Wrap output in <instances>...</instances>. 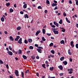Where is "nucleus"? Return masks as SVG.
I'll return each mask as SVG.
<instances>
[{
	"label": "nucleus",
	"instance_id": "obj_4",
	"mask_svg": "<svg viewBox=\"0 0 78 78\" xmlns=\"http://www.w3.org/2000/svg\"><path fill=\"white\" fill-rule=\"evenodd\" d=\"M16 38H15V40L16 41H18L19 38H20V36H17L16 37Z\"/></svg>",
	"mask_w": 78,
	"mask_h": 78
},
{
	"label": "nucleus",
	"instance_id": "obj_61",
	"mask_svg": "<svg viewBox=\"0 0 78 78\" xmlns=\"http://www.w3.org/2000/svg\"><path fill=\"white\" fill-rule=\"evenodd\" d=\"M51 27L52 28H55V27H56V26H55L54 25H52V26Z\"/></svg>",
	"mask_w": 78,
	"mask_h": 78
},
{
	"label": "nucleus",
	"instance_id": "obj_51",
	"mask_svg": "<svg viewBox=\"0 0 78 78\" xmlns=\"http://www.w3.org/2000/svg\"><path fill=\"white\" fill-rule=\"evenodd\" d=\"M48 78H55V76L51 77V76H48Z\"/></svg>",
	"mask_w": 78,
	"mask_h": 78
},
{
	"label": "nucleus",
	"instance_id": "obj_43",
	"mask_svg": "<svg viewBox=\"0 0 78 78\" xmlns=\"http://www.w3.org/2000/svg\"><path fill=\"white\" fill-rule=\"evenodd\" d=\"M9 50H12V48L11 46H9Z\"/></svg>",
	"mask_w": 78,
	"mask_h": 78
},
{
	"label": "nucleus",
	"instance_id": "obj_26",
	"mask_svg": "<svg viewBox=\"0 0 78 78\" xmlns=\"http://www.w3.org/2000/svg\"><path fill=\"white\" fill-rule=\"evenodd\" d=\"M68 54L69 55H71V53L70 52V50L69 49L68 51Z\"/></svg>",
	"mask_w": 78,
	"mask_h": 78
},
{
	"label": "nucleus",
	"instance_id": "obj_36",
	"mask_svg": "<svg viewBox=\"0 0 78 78\" xmlns=\"http://www.w3.org/2000/svg\"><path fill=\"white\" fill-rule=\"evenodd\" d=\"M59 75L60 76H63L64 75V73H61L59 74Z\"/></svg>",
	"mask_w": 78,
	"mask_h": 78
},
{
	"label": "nucleus",
	"instance_id": "obj_40",
	"mask_svg": "<svg viewBox=\"0 0 78 78\" xmlns=\"http://www.w3.org/2000/svg\"><path fill=\"white\" fill-rule=\"evenodd\" d=\"M28 42L27 41V40H24V43L25 44H28Z\"/></svg>",
	"mask_w": 78,
	"mask_h": 78
},
{
	"label": "nucleus",
	"instance_id": "obj_47",
	"mask_svg": "<svg viewBox=\"0 0 78 78\" xmlns=\"http://www.w3.org/2000/svg\"><path fill=\"white\" fill-rule=\"evenodd\" d=\"M27 55H29V54L30 53V51H27Z\"/></svg>",
	"mask_w": 78,
	"mask_h": 78
},
{
	"label": "nucleus",
	"instance_id": "obj_11",
	"mask_svg": "<svg viewBox=\"0 0 78 78\" xmlns=\"http://www.w3.org/2000/svg\"><path fill=\"white\" fill-rule=\"evenodd\" d=\"M23 57L24 59H27V57L25 55H23Z\"/></svg>",
	"mask_w": 78,
	"mask_h": 78
},
{
	"label": "nucleus",
	"instance_id": "obj_24",
	"mask_svg": "<svg viewBox=\"0 0 78 78\" xmlns=\"http://www.w3.org/2000/svg\"><path fill=\"white\" fill-rule=\"evenodd\" d=\"M1 20L2 21V22H4L5 21V19L3 17H2L1 18Z\"/></svg>",
	"mask_w": 78,
	"mask_h": 78
},
{
	"label": "nucleus",
	"instance_id": "obj_39",
	"mask_svg": "<svg viewBox=\"0 0 78 78\" xmlns=\"http://www.w3.org/2000/svg\"><path fill=\"white\" fill-rule=\"evenodd\" d=\"M22 38H20V44H22Z\"/></svg>",
	"mask_w": 78,
	"mask_h": 78
},
{
	"label": "nucleus",
	"instance_id": "obj_33",
	"mask_svg": "<svg viewBox=\"0 0 78 78\" xmlns=\"http://www.w3.org/2000/svg\"><path fill=\"white\" fill-rule=\"evenodd\" d=\"M36 75L37 76H38V77H39V73H36Z\"/></svg>",
	"mask_w": 78,
	"mask_h": 78
},
{
	"label": "nucleus",
	"instance_id": "obj_38",
	"mask_svg": "<svg viewBox=\"0 0 78 78\" xmlns=\"http://www.w3.org/2000/svg\"><path fill=\"white\" fill-rule=\"evenodd\" d=\"M31 58H32V59H35V56H34V55H33L31 57Z\"/></svg>",
	"mask_w": 78,
	"mask_h": 78
},
{
	"label": "nucleus",
	"instance_id": "obj_45",
	"mask_svg": "<svg viewBox=\"0 0 78 78\" xmlns=\"http://www.w3.org/2000/svg\"><path fill=\"white\" fill-rule=\"evenodd\" d=\"M76 48H78V44H76Z\"/></svg>",
	"mask_w": 78,
	"mask_h": 78
},
{
	"label": "nucleus",
	"instance_id": "obj_64",
	"mask_svg": "<svg viewBox=\"0 0 78 78\" xmlns=\"http://www.w3.org/2000/svg\"><path fill=\"white\" fill-rule=\"evenodd\" d=\"M54 3H55V4L57 3H58V2H57V1H55V0H54Z\"/></svg>",
	"mask_w": 78,
	"mask_h": 78
},
{
	"label": "nucleus",
	"instance_id": "obj_15",
	"mask_svg": "<svg viewBox=\"0 0 78 78\" xmlns=\"http://www.w3.org/2000/svg\"><path fill=\"white\" fill-rule=\"evenodd\" d=\"M22 77L23 78H24V73L23 72H21Z\"/></svg>",
	"mask_w": 78,
	"mask_h": 78
},
{
	"label": "nucleus",
	"instance_id": "obj_55",
	"mask_svg": "<svg viewBox=\"0 0 78 78\" xmlns=\"http://www.w3.org/2000/svg\"><path fill=\"white\" fill-rule=\"evenodd\" d=\"M34 46H35V47H37V48H38V44H35L34 45Z\"/></svg>",
	"mask_w": 78,
	"mask_h": 78
},
{
	"label": "nucleus",
	"instance_id": "obj_20",
	"mask_svg": "<svg viewBox=\"0 0 78 78\" xmlns=\"http://www.w3.org/2000/svg\"><path fill=\"white\" fill-rule=\"evenodd\" d=\"M46 3L47 5H50V1L49 0H46Z\"/></svg>",
	"mask_w": 78,
	"mask_h": 78
},
{
	"label": "nucleus",
	"instance_id": "obj_48",
	"mask_svg": "<svg viewBox=\"0 0 78 78\" xmlns=\"http://www.w3.org/2000/svg\"><path fill=\"white\" fill-rule=\"evenodd\" d=\"M4 33L6 34H8V32H7L6 31H5L4 32Z\"/></svg>",
	"mask_w": 78,
	"mask_h": 78
},
{
	"label": "nucleus",
	"instance_id": "obj_54",
	"mask_svg": "<svg viewBox=\"0 0 78 78\" xmlns=\"http://www.w3.org/2000/svg\"><path fill=\"white\" fill-rule=\"evenodd\" d=\"M73 44V41H71L70 42V45H72V44Z\"/></svg>",
	"mask_w": 78,
	"mask_h": 78
},
{
	"label": "nucleus",
	"instance_id": "obj_46",
	"mask_svg": "<svg viewBox=\"0 0 78 78\" xmlns=\"http://www.w3.org/2000/svg\"><path fill=\"white\" fill-rule=\"evenodd\" d=\"M56 9H58V6H56L55 7V8L54 9V10H56Z\"/></svg>",
	"mask_w": 78,
	"mask_h": 78
},
{
	"label": "nucleus",
	"instance_id": "obj_42",
	"mask_svg": "<svg viewBox=\"0 0 78 78\" xmlns=\"http://www.w3.org/2000/svg\"><path fill=\"white\" fill-rule=\"evenodd\" d=\"M46 34L48 36H51V34H48V33H47Z\"/></svg>",
	"mask_w": 78,
	"mask_h": 78
},
{
	"label": "nucleus",
	"instance_id": "obj_14",
	"mask_svg": "<svg viewBox=\"0 0 78 78\" xmlns=\"http://www.w3.org/2000/svg\"><path fill=\"white\" fill-rule=\"evenodd\" d=\"M53 69H54V67H50L49 68V70H51V71H52L53 70Z\"/></svg>",
	"mask_w": 78,
	"mask_h": 78
},
{
	"label": "nucleus",
	"instance_id": "obj_58",
	"mask_svg": "<svg viewBox=\"0 0 78 78\" xmlns=\"http://www.w3.org/2000/svg\"><path fill=\"white\" fill-rule=\"evenodd\" d=\"M63 15L65 16H67L66 13L65 12L63 13Z\"/></svg>",
	"mask_w": 78,
	"mask_h": 78
},
{
	"label": "nucleus",
	"instance_id": "obj_34",
	"mask_svg": "<svg viewBox=\"0 0 78 78\" xmlns=\"http://www.w3.org/2000/svg\"><path fill=\"white\" fill-rule=\"evenodd\" d=\"M51 53H52V54H55V51H54V50H51Z\"/></svg>",
	"mask_w": 78,
	"mask_h": 78
},
{
	"label": "nucleus",
	"instance_id": "obj_23",
	"mask_svg": "<svg viewBox=\"0 0 78 78\" xmlns=\"http://www.w3.org/2000/svg\"><path fill=\"white\" fill-rule=\"evenodd\" d=\"M60 43L61 44H64V40H62L60 41Z\"/></svg>",
	"mask_w": 78,
	"mask_h": 78
},
{
	"label": "nucleus",
	"instance_id": "obj_37",
	"mask_svg": "<svg viewBox=\"0 0 78 78\" xmlns=\"http://www.w3.org/2000/svg\"><path fill=\"white\" fill-rule=\"evenodd\" d=\"M38 9H42V8L41 6H38L37 7Z\"/></svg>",
	"mask_w": 78,
	"mask_h": 78
},
{
	"label": "nucleus",
	"instance_id": "obj_9",
	"mask_svg": "<svg viewBox=\"0 0 78 78\" xmlns=\"http://www.w3.org/2000/svg\"><path fill=\"white\" fill-rule=\"evenodd\" d=\"M57 6V4H55V3H53L52 4V7H54V6Z\"/></svg>",
	"mask_w": 78,
	"mask_h": 78
},
{
	"label": "nucleus",
	"instance_id": "obj_53",
	"mask_svg": "<svg viewBox=\"0 0 78 78\" xmlns=\"http://www.w3.org/2000/svg\"><path fill=\"white\" fill-rule=\"evenodd\" d=\"M62 32H65V31H66V30H65V29H63L62 30Z\"/></svg>",
	"mask_w": 78,
	"mask_h": 78
},
{
	"label": "nucleus",
	"instance_id": "obj_6",
	"mask_svg": "<svg viewBox=\"0 0 78 78\" xmlns=\"http://www.w3.org/2000/svg\"><path fill=\"white\" fill-rule=\"evenodd\" d=\"M24 17L25 19H26V18H27V19H28L29 16H28V14H26L24 15Z\"/></svg>",
	"mask_w": 78,
	"mask_h": 78
},
{
	"label": "nucleus",
	"instance_id": "obj_35",
	"mask_svg": "<svg viewBox=\"0 0 78 78\" xmlns=\"http://www.w3.org/2000/svg\"><path fill=\"white\" fill-rule=\"evenodd\" d=\"M14 11V10L12 9H10V12H12Z\"/></svg>",
	"mask_w": 78,
	"mask_h": 78
},
{
	"label": "nucleus",
	"instance_id": "obj_49",
	"mask_svg": "<svg viewBox=\"0 0 78 78\" xmlns=\"http://www.w3.org/2000/svg\"><path fill=\"white\" fill-rule=\"evenodd\" d=\"M6 67L7 69H9V66H8V64L6 65Z\"/></svg>",
	"mask_w": 78,
	"mask_h": 78
},
{
	"label": "nucleus",
	"instance_id": "obj_1",
	"mask_svg": "<svg viewBox=\"0 0 78 78\" xmlns=\"http://www.w3.org/2000/svg\"><path fill=\"white\" fill-rule=\"evenodd\" d=\"M7 53H8V54L10 55V56H12V52L11 51H9L7 52Z\"/></svg>",
	"mask_w": 78,
	"mask_h": 78
},
{
	"label": "nucleus",
	"instance_id": "obj_28",
	"mask_svg": "<svg viewBox=\"0 0 78 78\" xmlns=\"http://www.w3.org/2000/svg\"><path fill=\"white\" fill-rule=\"evenodd\" d=\"M49 46V47H51V46H53V43H51L50 44Z\"/></svg>",
	"mask_w": 78,
	"mask_h": 78
},
{
	"label": "nucleus",
	"instance_id": "obj_56",
	"mask_svg": "<svg viewBox=\"0 0 78 78\" xmlns=\"http://www.w3.org/2000/svg\"><path fill=\"white\" fill-rule=\"evenodd\" d=\"M69 3L70 4H72V2L71 1V0H69Z\"/></svg>",
	"mask_w": 78,
	"mask_h": 78
},
{
	"label": "nucleus",
	"instance_id": "obj_25",
	"mask_svg": "<svg viewBox=\"0 0 78 78\" xmlns=\"http://www.w3.org/2000/svg\"><path fill=\"white\" fill-rule=\"evenodd\" d=\"M59 23H60V24H62V19H61L60 20V21L59 22Z\"/></svg>",
	"mask_w": 78,
	"mask_h": 78
},
{
	"label": "nucleus",
	"instance_id": "obj_21",
	"mask_svg": "<svg viewBox=\"0 0 78 78\" xmlns=\"http://www.w3.org/2000/svg\"><path fill=\"white\" fill-rule=\"evenodd\" d=\"M42 39L43 41H46V39H45L44 37H42Z\"/></svg>",
	"mask_w": 78,
	"mask_h": 78
},
{
	"label": "nucleus",
	"instance_id": "obj_13",
	"mask_svg": "<svg viewBox=\"0 0 78 78\" xmlns=\"http://www.w3.org/2000/svg\"><path fill=\"white\" fill-rule=\"evenodd\" d=\"M27 4H25L23 6L24 8H27Z\"/></svg>",
	"mask_w": 78,
	"mask_h": 78
},
{
	"label": "nucleus",
	"instance_id": "obj_27",
	"mask_svg": "<svg viewBox=\"0 0 78 78\" xmlns=\"http://www.w3.org/2000/svg\"><path fill=\"white\" fill-rule=\"evenodd\" d=\"M10 5V3L8 2V3H6V6H9Z\"/></svg>",
	"mask_w": 78,
	"mask_h": 78
},
{
	"label": "nucleus",
	"instance_id": "obj_10",
	"mask_svg": "<svg viewBox=\"0 0 78 78\" xmlns=\"http://www.w3.org/2000/svg\"><path fill=\"white\" fill-rule=\"evenodd\" d=\"M32 41H33V40H32V39L31 38L29 39L28 40V41L29 42H30V43H31L32 42Z\"/></svg>",
	"mask_w": 78,
	"mask_h": 78
},
{
	"label": "nucleus",
	"instance_id": "obj_3",
	"mask_svg": "<svg viewBox=\"0 0 78 78\" xmlns=\"http://www.w3.org/2000/svg\"><path fill=\"white\" fill-rule=\"evenodd\" d=\"M53 32H54L55 34H59V32H58V31H57L56 30H54L53 31Z\"/></svg>",
	"mask_w": 78,
	"mask_h": 78
},
{
	"label": "nucleus",
	"instance_id": "obj_12",
	"mask_svg": "<svg viewBox=\"0 0 78 78\" xmlns=\"http://www.w3.org/2000/svg\"><path fill=\"white\" fill-rule=\"evenodd\" d=\"M63 63L65 65H67V62L65 61L63 62Z\"/></svg>",
	"mask_w": 78,
	"mask_h": 78
},
{
	"label": "nucleus",
	"instance_id": "obj_29",
	"mask_svg": "<svg viewBox=\"0 0 78 78\" xmlns=\"http://www.w3.org/2000/svg\"><path fill=\"white\" fill-rule=\"evenodd\" d=\"M29 48L30 49H31V50H33V49L34 48L32 46H30L29 47Z\"/></svg>",
	"mask_w": 78,
	"mask_h": 78
},
{
	"label": "nucleus",
	"instance_id": "obj_50",
	"mask_svg": "<svg viewBox=\"0 0 78 78\" xmlns=\"http://www.w3.org/2000/svg\"><path fill=\"white\" fill-rule=\"evenodd\" d=\"M0 62L1 64H3V62L2 60H0Z\"/></svg>",
	"mask_w": 78,
	"mask_h": 78
},
{
	"label": "nucleus",
	"instance_id": "obj_30",
	"mask_svg": "<svg viewBox=\"0 0 78 78\" xmlns=\"http://www.w3.org/2000/svg\"><path fill=\"white\" fill-rule=\"evenodd\" d=\"M37 51H38V52L39 53H42V51H40L39 50V49H37Z\"/></svg>",
	"mask_w": 78,
	"mask_h": 78
},
{
	"label": "nucleus",
	"instance_id": "obj_22",
	"mask_svg": "<svg viewBox=\"0 0 78 78\" xmlns=\"http://www.w3.org/2000/svg\"><path fill=\"white\" fill-rule=\"evenodd\" d=\"M66 20L67 22H68V23H70V21H69V20H68V18H66Z\"/></svg>",
	"mask_w": 78,
	"mask_h": 78
},
{
	"label": "nucleus",
	"instance_id": "obj_41",
	"mask_svg": "<svg viewBox=\"0 0 78 78\" xmlns=\"http://www.w3.org/2000/svg\"><path fill=\"white\" fill-rule=\"evenodd\" d=\"M37 48L39 49H43V48H42V47H41L40 46H38Z\"/></svg>",
	"mask_w": 78,
	"mask_h": 78
},
{
	"label": "nucleus",
	"instance_id": "obj_31",
	"mask_svg": "<svg viewBox=\"0 0 78 78\" xmlns=\"http://www.w3.org/2000/svg\"><path fill=\"white\" fill-rule=\"evenodd\" d=\"M75 2L76 5H78V0H75Z\"/></svg>",
	"mask_w": 78,
	"mask_h": 78
},
{
	"label": "nucleus",
	"instance_id": "obj_19",
	"mask_svg": "<svg viewBox=\"0 0 78 78\" xmlns=\"http://www.w3.org/2000/svg\"><path fill=\"white\" fill-rule=\"evenodd\" d=\"M64 57L63 56L62 57L60 58V61H62L63 60H64Z\"/></svg>",
	"mask_w": 78,
	"mask_h": 78
},
{
	"label": "nucleus",
	"instance_id": "obj_2",
	"mask_svg": "<svg viewBox=\"0 0 78 78\" xmlns=\"http://www.w3.org/2000/svg\"><path fill=\"white\" fill-rule=\"evenodd\" d=\"M58 68L60 69L61 70L63 69V67L62 65H60L59 66H58Z\"/></svg>",
	"mask_w": 78,
	"mask_h": 78
},
{
	"label": "nucleus",
	"instance_id": "obj_17",
	"mask_svg": "<svg viewBox=\"0 0 78 78\" xmlns=\"http://www.w3.org/2000/svg\"><path fill=\"white\" fill-rule=\"evenodd\" d=\"M46 31V30H45V29H42V33L43 34H45V33Z\"/></svg>",
	"mask_w": 78,
	"mask_h": 78
},
{
	"label": "nucleus",
	"instance_id": "obj_5",
	"mask_svg": "<svg viewBox=\"0 0 78 78\" xmlns=\"http://www.w3.org/2000/svg\"><path fill=\"white\" fill-rule=\"evenodd\" d=\"M54 24L56 26V27H59V25L56 23V22L54 21Z\"/></svg>",
	"mask_w": 78,
	"mask_h": 78
},
{
	"label": "nucleus",
	"instance_id": "obj_57",
	"mask_svg": "<svg viewBox=\"0 0 78 78\" xmlns=\"http://www.w3.org/2000/svg\"><path fill=\"white\" fill-rule=\"evenodd\" d=\"M17 30H20V27H18L17 28Z\"/></svg>",
	"mask_w": 78,
	"mask_h": 78
},
{
	"label": "nucleus",
	"instance_id": "obj_60",
	"mask_svg": "<svg viewBox=\"0 0 78 78\" xmlns=\"http://www.w3.org/2000/svg\"><path fill=\"white\" fill-rule=\"evenodd\" d=\"M20 14H23V12L22 11L20 12Z\"/></svg>",
	"mask_w": 78,
	"mask_h": 78
},
{
	"label": "nucleus",
	"instance_id": "obj_62",
	"mask_svg": "<svg viewBox=\"0 0 78 78\" xmlns=\"http://www.w3.org/2000/svg\"><path fill=\"white\" fill-rule=\"evenodd\" d=\"M14 8H16L17 7V6H16V4H14Z\"/></svg>",
	"mask_w": 78,
	"mask_h": 78
},
{
	"label": "nucleus",
	"instance_id": "obj_7",
	"mask_svg": "<svg viewBox=\"0 0 78 78\" xmlns=\"http://www.w3.org/2000/svg\"><path fill=\"white\" fill-rule=\"evenodd\" d=\"M67 71H68V72H73V69L72 68H70V69H67Z\"/></svg>",
	"mask_w": 78,
	"mask_h": 78
},
{
	"label": "nucleus",
	"instance_id": "obj_63",
	"mask_svg": "<svg viewBox=\"0 0 78 78\" xmlns=\"http://www.w3.org/2000/svg\"><path fill=\"white\" fill-rule=\"evenodd\" d=\"M73 73V71H70L69 72V74H72V73Z\"/></svg>",
	"mask_w": 78,
	"mask_h": 78
},
{
	"label": "nucleus",
	"instance_id": "obj_44",
	"mask_svg": "<svg viewBox=\"0 0 78 78\" xmlns=\"http://www.w3.org/2000/svg\"><path fill=\"white\" fill-rule=\"evenodd\" d=\"M48 12V11L47 10H46L44 11V13L45 14H47V12Z\"/></svg>",
	"mask_w": 78,
	"mask_h": 78
},
{
	"label": "nucleus",
	"instance_id": "obj_16",
	"mask_svg": "<svg viewBox=\"0 0 78 78\" xmlns=\"http://www.w3.org/2000/svg\"><path fill=\"white\" fill-rule=\"evenodd\" d=\"M42 67H43V68H44V69H46V67H45V64H43L42 65Z\"/></svg>",
	"mask_w": 78,
	"mask_h": 78
},
{
	"label": "nucleus",
	"instance_id": "obj_8",
	"mask_svg": "<svg viewBox=\"0 0 78 78\" xmlns=\"http://www.w3.org/2000/svg\"><path fill=\"white\" fill-rule=\"evenodd\" d=\"M9 38L10 39L11 41H13L14 38H13V37L12 36H10Z\"/></svg>",
	"mask_w": 78,
	"mask_h": 78
},
{
	"label": "nucleus",
	"instance_id": "obj_52",
	"mask_svg": "<svg viewBox=\"0 0 78 78\" xmlns=\"http://www.w3.org/2000/svg\"><path fill=\"white\" fill-rule=\"evenodd\" d=\"M45 63L46 64H48V61H45Z\"/></svg>",
	"mask_w": 78,
	"mask_h": 78
},
{
	"label": "nucleus",
	"instance_id": "obj_59",
	"mask_svg": "<svg viewBox=\"0 0 78 78\" xmlns=\"http://www.w3.org/2000/svg\"><path fill=\"white\" fill-rule=\"evenodd\" d=\"M36 58L37 59H39V56H37Z\"/></svg>",
	"mask_w": 78,
	"mask_h": 78
},
{
	"label": "nucleus",
	"instance_id": "obj_32",
	"mask_svg": "<svg viewBox=\"0 0 78 78\" xmlns=\"http://www.w3.org/2000/svg\"><path fill=\"white\" fill-rule=\"evenodd\" d=\"M18 73H19V71L17 70H16L15 72V74H17Z\"/></svg>",
	"mask_w": 78,
	"mask_h": 78
},
{
	"label": "nucleus",
	"instance_id": "obj_18",
	"mask_svg": "<svg viewBox=\"0 0 78 78\" xmlns=\"http://www.w3.org/2000/svg\"><path fill=\"white\" fill-rule=\"evenodd\" d=\"M30 72L29 70L27 69L26 71L25 72V73L27 74V73H29Z\"/></svg>",
	"mask_w": 78,
	"mask_h": 78
}]
</instances>
